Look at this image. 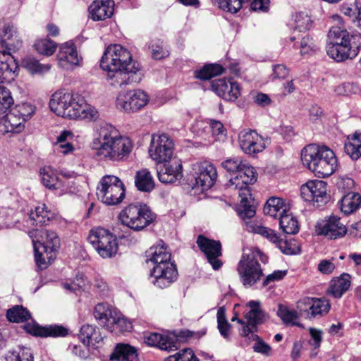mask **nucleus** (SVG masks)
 I'll return each mask as SVG.
<instances>
[{
	"label": "nucleus",
	"instance_id": "f257e3e1",
	"mask_svg": "<svg viewBox=\"0 0 361 361\" xmlns=\"http://www.w3.org/2000/svg\"><path fill=\"white\" fill-rule=\"evenodd\" d=\"M49 106L54 113L63 118L95 121L99 117L94 107L87 104L80 94L71 91H56L51 96Z\"/></svg>",
	"mask_w": 361,
	"mask_h": 361
},
{
	"label": "nucleus",
	"instance_id": "f03ea898",
	"mask_svg": "<svg viewBox=\"0 0 361 361\" xmlns=\"http://www.w3.org/2000/svg\"><path fill=\"white\" fill-rule=\"evenodd\" d=\"M328 56L336 62L355 59L361 49V34H350L340 27H333L328 33Z\"/></svg>",
	"mask_w": 361,
	"mask_h": 361
},
{
	"label": "nucleus",
	"instance_id": "7ed1b4c3",
	"mask_svg": "<svg viewBox=\"0 0 361 361\" xmlns=\"http://www.w3.org/2000/svg\"><path fill=\"white\" fill-rule=\"evenodd\" d=\"M257 177L256 169L248 163L243 162L235 176L231 177L226 183L227 186L239 190L240 203L237 212L240 217H250L256 214L255 199L252 198L249 185L254 184Z\"/></svg>",
	"mask_w": 361,
	"mask_h": 361
},
{
	"label": "nucleus",
	"instance_id": "20e7f679",
	"mask_svg": "<svg viewBox=\"0 0 361 361\" xmlns=\"http://www.w3.org/2000/svg\"><path fill=\"white\" fill-rule=\"evenodd\" d=\"M301 160L319 178L329 177L338 166L337 158L332 149L324 145H308L301 152Z\"/></svg>",
	"mask_w": 361,
	"mask_h": 361
},
{
	"label": "nucleus",
	"instance_id": "39448f33",
	"mask_svg": "<svg viewBox=\"0 0 361 361\" xmlns=\"http://www.w3.org/2000/svg\"><path fill=\"white\" fill-rule=\"evenodd\" d=\"M140 65L133 61L130 52L121 44H114V78L119 86L140 82Z\"/></svg>",
	"mask_w": 361,
	"mask_h": 361
},
{
	"label": "nucleus",
	"instance_id": "423d86ee",
	"mask_svg": "<svg viewBox=\"0 0 361 361\" xmlns=\"http://www.w3.org/2000/svg\"><path fill=\"white\" fill-rule=\"evenodd\" d=\"M268 257L261 250H250L248 254H243L237 264V272L242 284L251 287L256 284L263 276V269L259 262H268Z\"/></svg>",
	"mask_w": 361,
	"mask_h": 361
},
{
	"label": "nucleus",
	"instance_id": "0eeeda50",
	"mask_svg": "<svg viewBox=\"0 0 361 361\" xmlns=\"http://www.w3.org/2000/svg\"><path fill=\"white\" fill-rule=\"evenodd\" d=\"M121 223L135 231H140L154 223L157 214L145 203L129 204L118 216Z\"/></svg>",
	"mask_w": 361,
	"mask_h": 361
},
{
	"label": "nucleus",
	"instance_id": "6e6552de",
	"mask_svg": "<svg viewBox=\"0 0 361 361\" xmlns=\"http://www.w3.org/2000/svg\"><path fill=\"white\" fill-rule=\"evenodd\" d=\"M171 257L166 250H155L147 260L155 264L151 271L152 283L160 288L169 286L176 279L177 271Z\"/></svg>",
	"mask_w": 361,
	"mask_h": 361
},
{
	"label": "nucleus",
	"instance_id": "1a4fd4ad",
	"mask_svg": "<svg viewBox=\"0 0 361 361\" xmlns=\"http://www.w3.org/2000/svg\"><path fill=\"white\" fill-rule=\"evenodd\" d=\"M247 306L250 307V311L245 314L247 325L242 329L240 335L256 342L253 345L255 352L269 356L271 354V348L255 334L257 330V325L262 324L265 317V314L261 309L260 302L251 300L248 302Z\"/></svg>",
	"mask_w": 361,
	"mask_h": 361
},
{
	"label": "nucleus",
	"instance_id": "9d476101",
	"mask_svg": "<svg viewBox=\"0 0 361 361\" xmlns=\"http://www.w3.org/2000/svg\"><path fill=\"white\" fill-rule=\"evenodd\" d=\"M193 174L187 178L188 188L203 192L210 189L217 179V171L215 166L209 162L197 164Z\"/></svg>",
	"mask_w": 361,
	"mask_h": 361
},
{
	"label": "nucleus",
	"instance_id": "9b49d317",
	"mask_svg": "<svg viewBox=\"0 0 361 361\" xmlns=\"http://www.w3.org/2000/svg\"><path fill=\"white\" fill-rule=\"evenodd\" d=\"M302 198L310 202L314 207L322 208L331 200L327 193V184L319 180H309L300 188Z\"/></svg>",
	"mask_w": 361,
	"mask_h": 361
},
{
	"label": "nucleus",
	"instance_id": "f8f14e48",
	"mask_svg": "<svg viewBox=\"0 0 361 361\" xmlns=\"http://www.w3.org/2000/svg\"><path fill=\"white\" fill-rule=\"evenodd\" d=\"M174 143L167 134L152 135L149 154L157 163L169 162L173 154Z\"/></svg>",
	"mask_w": 361,
	"mask_h": 361
},
{
	"label": "nucleus",
	"instance_id": "ddd939ff",
	"mask_svg": "<svg viewBox=\"0 0 361 361\" xmlns=\"http://www.w3.org/2000/svg\"><path fill=\"white\" fill-rule=\"evenodd\" d=\"M98 137L92 142V147L97 149V156L100 159L113 160V126L106 122H101L97 129Z\"/></svg>",
	"mask_w": 361,
	"mask_h": 361
},
{
	"label": "nucleus",
	"instance_id": "4468645a",
	"mask_svg": "<svg viewBox=\"0 0 361 361\" xmlns=\"http://www.w3.org/2000/svg\"><path fill=\"white\" fill-rule=\"evenodd\" d=\"M149 102V96L141 90L122 91L118 93L116 105L126 112H134L143 108Z\"/></svg>",
	"mask_w": 361,
	"mask_h": 361
},
{
	"label": "nucleus",
	"instance_id": "2eb2a0df",
	"mask_svg": "<svg viewBox=\"0 0 361 361\" xmlns=\"http://www.w3.org/2000/svg\"><path fill=\"white\" fill-rule=\"evenodd\" d=\"M317 231L319 235L329 240H336L343 238L348 233L347 227L341 221V218L336 215L326 216L319 222Z\"/></svg>",
	"mask_w": 361,
	"mask_h": 361
},
{
	"label": "nucleus",
	"instance_id": "dca6fc26",
	"mask_svg": "<svg viewBox=\"0 0 361 361\" xmlns=\"http://www.w3.org/2000/svg\"><path fill=\"white\" fill-rule=\"evenodd\" d=\"M239 145L242 151L248 155H255L265 148L264 140L256 130H243L238 135Z\"/></svg>",
	"mask_w": 361,
	"mask_h": 361
},
{
	"label": "nucleus",
	"instance_id": "f3484780",
	"mask_svg": "<svg viewBox=\"0 0 361 361\" xmlns=\"http://www.w3.org/2000/svg\"><path fill=\"white\" fill-rule=\"evenodd\" d=\"M212 90L223 99L235 102L240 95V87L233 78L212 80Z\"/></svg>",
	"mask_w": 361,
	"mask_h": 361
},
{
	"label": "nucleus",
	"instance_id": "a211bd4d",
	"mask_svg": "<svg viewBox=\"0 0 361 361\" xmlns=\"http://www.w3.org/2000/svg\"><path fill=\"white\" fill-rule=\"evenodd\" d=\"M29 236L32 239L33 248H59L61 245L60 238L54 231L32 229L29 231Z\"/></svg>",
	"mask_w": 361,
	"mask_h": 361
},
{
	"label": "nucleus",
	"instance_id": "6ab92c4d",
	"mask_svg": "<svg viewBox=\"0 0 361 361\" xmlns=\"http://www.w3.org/2000/svg\"><path fill=\"white\" fill-rule=\"evenodd\" d=\"M157 176L163 183H173L183 177V166L180 160L165 164L157 169Z\"/></svg>",
	"mask_w": 361,
	"mask_h": 361
},
{
	"label": "nucleus",
	"instance_id": "aec40b11",
	"mask_svg": "<svg viewBox=\"0 0 361 361\" xmlns=\"http://www.w3.org/2000/svg\"><path fill=\"white\" fill-rule=\"evenodd\" d=\"M255 215L250 217H240L244 221L245 226V229L248 232L259 234L262 236L265 237L269 240L279 246V248H282L280 245H278V243H280L282 240L277 236L275 231L269 228L262 226L261 223L256 221L255 220H252V218Z\"/></svg>",
	"mask_w": 361,
	"mask_h": 361
},
{
	"label": "nucleus",
	"instance_id": "412c9836",
	"mask_svg": "<svg viewBox=\"0 0 361 361\" xmlns=\"http://www.w3.org/2000/svg\"><path fill=\"white\" fill-rule=\"evenodd\" d=\"M255 215L250 217H240L244 221L245 226V229L248 232L259 234L262 236L265 237L269 240L279 246V248H282L280 245H278V243H280L282 240L277 236L275 231L269 228L262 226L261 223L256 221L255 220H252V218Z\"/></svg>",
	"mask_w": 361,
	"mask_h": 361
},
{
	"label": "nucleus",
	"instance_id": "4be33fe9",
	"mask_svg": "<svg viewBox=\"0 0 361 361\" xmlns=\"http://www.w3.org/2000/svg\"><path fill=\"white\" fill-rule=\"evenodd\" d=\"M255 215L250 217H240L244 221L245 226V229L248 232L259 234L262 236L265 237L269 240L279 246V248H282L280 245H278V243H280L282 240L277 236L275 231L269 228L262 226L261 223L256 221L255 220H252V218Z\"/></svg>",
	"mask_w": 361,
	"mask_h": 361
},
{
	"label": "nucleus",
	"instance_id": "5701e85b",
	"mask_svg": "<svg viewBox=\"0 0 361 361\" xmlns=\"http://www.w3.org/2000/svg\"><path fill=\"white\" fill-rule=\"evenodd\" d=\"M59 65L65 69L73 66L79 65V58L75 46L73 43L66 42L61 47L57 54Z\"/></svg>",
	"mask_w": 361,
	"mask_h": 361
},
{
	"label": "nucleus",
	"instance_id": "b1692460",
	"mask_svg": "<svg viewBox=\"0 0 361 361\" xmlns=\"http://www.w3.org/2000/svg\"><path fill=\"white\" fill-rule=\"evenodd\" d=\"M145 342L148 345L156 346L168 352L174 351L178 348V343L176 338L158 333H150L145 336Z\"/></svg>",
	"mask_w": 361,
	"mask_h": 361
},
{
	"label": "nucleus",
	"instance_id": "393cba45",
	"mask_svg": "<svg viewBox=\"0 0 361 361\" xmlns=\"http://www.w3.org/2000/svg\"><path fill=\"white\" fill-rule=\"evenodd\" d=\"M0 37V48L1 49L16 51L22 44L17 29L12 24H6L4 26Z\"/></svg>",
	"mask_w": 361,
	"mask_h": 361
},
{
	"label": "nucleus",
	"instance_id": "a878e982",
	"mask_svg": "<svg viewBox=\"0 0 361 361\" xmlns=\"http://www.w3.org/2000/svg\"><path fill=\"white\" fill-rule=\"evenodd\" d=\"M113 239L109 230L103 227H94L90 231L87 241L94 248H108Z\"/></svg>",
	"mask_w": 361,
	"mask_h": 361
},
{
	"label": "nucleus",
	"instance_id": "bb28decb",
	"mask_svg": "<svg viewBox=\"0 0 361 361\" xmlns=\"http://www.w3.org/2000/svg\"><path fill=\"white\" fill-rule=\"evenodd\" d=\"M78 336L83 344L93 348L100 347L104 340L99 329L95 326L90 324L81 326Z\"/></svg>",
	"mask_w": 361,
	"mask_h": 361
},
{
	"label": "nucleus",
	"instance_id": "cd10ccee",
	"mask_svg": "<svg viewBox=\"0 0 361 361\" xmlns=\"http://www.w3.org/2000/svg\"><path fill=\"white\" fill-rule=\"evenodd\" d=\"M133 142L126 136H114V161H126L128 159L132 149Z\"/></svg>",
	"mask_w": 361,
	"mask_h": 361
},
{
	"label": "nucleus",
	"instance_id": "c85d7f7f",
	"mask_svg": "<svg viewBox=\"0 0 361 361\" xmlns=\"http://www.w3.org/2000/svg\"><path fill=\"white\" fill-rule=\"evenodd\" d=\"M113 312L111 306L106 302H101L94 307V317L99 324L106 327L109 331L112 332L113 324L111 319L113 318Z\"/></svg>",
	"mask_w": 361,
	"mask_h": 361
},
{
	"label": "nucleus",
	"instance_id": "c756f323",
	"mask_svg": "<svg viewBox=\"0 0 361 361\" xmlns=\"http://www.w3.org/2000/svg\"><path fill=\"white\" fill-rule=\"evenodd\" d=\"M110 0L94 1L89 7V12L94 20H102L113 16V7L109 6Z\"/></svg>",
	"mask_w": 361,
	"mask_h": 361
},
{
	"label": "nucleus",
	"instance_id": "7c9ffc66",
	"mask_svg": "<svg viewBox=\"0 0 361 361\" xmlns=\"http://www.w3.org/2000/svg\"><path fill=\"white\" fill-rule=\"evenodd\" d=\"M114 361H139L137 348L128 343H117L114 347Z\"/></svg>",
	"mask_w": 361,
	"mask_h": 361
},
{
	"label": "nucleus",
	"instance_id": "2f4dec72",
	"mask_svg": "<svg viewBox=\"0 0 361 361\" xmlns=\"http://www.w3.org/2000/svg\"><path fill=\"white\" fill-rule=\"evenodd\" d=\"M263 212L266 215L279 219L281 216L288 212V209L283 199L271 197L267 201Z\"/></svg>",
	"mask_w": 361,
	"mask_h": 361
},
{
	"label": "nucleus",
	"instance_id": "473e14b6",
	"mask_svg": "<svg viewBox=\"0 0 361 361\" xmlns=\"http://www.w3.org/2000/svg\"><path fill=\"white\" fill-rule=\"evenodd\" d=\"M341 211L345 215L355 212L361 205V195L359 193L348 192L340 200Z\"/></svg>",
	"mask_w": 361,
	"mask_h": 361
},
{
	"label": "nucleus",
	"instance_id": "72a5a7b5",
	"mask_svg": "<svg viewBox=\"0 0 361 361\" xmlns=\"http://www.w3.org/2000/svg\"><path fill=\"white\" fill-rule=\"evenodd\" d=\"M350 276L343 273L340 277L331 281L328 293L336 298H340L350 286Z\"/></svg>",
	"mask_w": 361,
	"mask_h": 361
},
{
	"label": "nucleus",
	"instance_id": "f704fd0d",
	"mask_svg": "<svg viewBox=\"0 0 361 361\" xmlns=\"http://www.w3.org/2000/svg\"><path fill=\"white\" fill-rule=\"evenodd\" d=\"M135 184L138 190L145 192L152 191L155 186L153 177L147 169L137 171Z\"/></svg>",
	"mask_w": 361,
	"mask_h": 361
},
{
	"label": "nucleus",
	"instance_id": "c9c22d12",
	"mask_svg": "<svg viewBox=\"0 0 361 361\" xmlns=\"http://www.w3.org/2000/svg\"><path fill=\"white\" fill-rule=\"evenodd\" d=\"M53 218V214L45 209V204L35 207V211H31L29 216L30 224L42 227L47 226Z\"/></svg>",
	"mask_w": 361,
	"mask_h": 361
},
{
	"label": "nucleus",
	"instance_id": "e433bc0d",
	"mask_svg": "<svg viewBox=\"0 0 361 361\" xmlns=\"http://www.w3.org/2000/svg\"><path fill=\"white\" fill-rule=\"evenodd\" d=\"M348 142L345 144V152L353 160L361 157V133L356 131L351 137H348Z\"/></svg>",
	"mask_w": 361,
	"mask_h": 361
},
{
	"label": "nucleus",
	"instance_id": "4c0bfd02",
	"mask_svg": "<svg viewBox=\"0 0 361 361\" xmlns=\"http://www.w3.org/2000/svg\"><path fill=\"white\" fill-rule=\"evenodd\" d=\"M224 70V68L218 63L206 64L202 68L195 71V77L201 80H208L222 74Z\"/></svg>",
	"mask_w": 361,
	"mask_h": 361
},
{
	"label": "nucleus",
	"instance_id": "58836bf2",
	"mask_svg": "<svg viewBox=\"0 0 361 361\" xmlns=\"http://www.w3.org/2000/svg\"><path fill=\"white\" fill-rule=\"evenodd\" d=\"M277 315L286 324H291L293 326L302 327V325L300 323L296 322L299 318L298 311L288 307L287 305L279 304L278 305Z\"/></svg>",
	"mask_w": 361,
	"mask_h": 361
},
{
	"label": "nucleus",
	"instance_id": "ea45409f",
	"mask_svg": "<svg viewBox=\"0 0 361 361\" xmlns=\"http://www.w3.org/2000/svg\"><path fill=\"white\" fill-rule=\"evenodd\" d=\"M34 250L35 263L37 268L40 270L47 269L56 257V250Z\"/></svg>",
	"mask_w": 361,
	"mask_h": 361
},
{
	"label": "nucleus",
	"instance_id": "a19ab883",
	"mask_svg": "<svg viewBox=\"0 0 361 361\" xmlns=\"http://www.w3.org/2000/svg\"><path fill=\"white\" fill-rule=\"evenodd\" d=\"M331 305L328 300L324 298H313L307 318L311 319L317 317H321L327 314Z\"/></svg>",
	"mask_w": 361,
	"mask_h": 361
},
{
	"label": "nucleus",
	"instance_id": "79ce46f5",
	"mask_svg": "<svg viewBox=\"0 0 361 361\" xmlns=\"http://www.w3.org/2000/svg\"><path fill=\"white\" fill-rule=\"evenodd\" d=\"M39 175L42 184L49 189L59 188V181L56 171L51 166H44L40 169Z\"/></svg>",
	"mask_w": 361,
	"mask_h": 361
},
{
	"label": "nucleus",
	"instance_id": "37998d69",
	"mask_svg": "<svg viewBox=\"0 0 361 361\" xmlns=\"http://www.w3.org/2000/svg\"><path fill=\"white\" fill-rule=\"evenodd\" d=\"M113 44H109L99 61L100 69L106 74L108 79L113 78V70L111 66H113Z\"/></svg>",
	"mask_w": 361,
	"mask_h": 361
},
{
	"label": "nucleus",
	"instance_id": "c03bdc74",
	"mask_svg": "<svg viewBox=\"0 0 361 361\" xmlns=\"http://www.w3.org/2000/svg\"><path fill=\"white\" fill-rule=\"evenodd\" d=\"M2 56H7V61L0 63V83L8 80L18 69V63L14 57L4 54Z\"/></svg>",
	"mask_w": 361,
	"mask_h": 361
},
{
	"label": "nucleus",
	"instance_id": "a18cd8bd",
	"mask_svg": "<svg viewBox=\"0 0 361 361\" xmlns=\"http://www.w3.org/2000/svg\"><path fill=\"white\" fill-rule=\"evenodd\" d=\"M212 4L224 11L231 13H237L243 5L247 4L250 0H211Z\"/></svg>",
	"mask_w": 361,
	"mask_h": 361
},
{
	"label": "nucleus",
	"instance_id": "49530a36",
	"mask_svg": "<svg viewBox=\"0 0 361 361\" xmlns=\"http://www.w3.org/2000/svg\"><path fill=\"white\" fill-rule=\"evenodd\" d=\"M6 317L11 322L20 323L27 321L31 315L22 305H16L7 310Z\"/></svg>",
	"mask_w": 361,
	"mask_h": 361
},
{
	"label": "nucleus",
	"instance_id": "de8ad7c7",
	"mask_svg": "<svg viewBox=\"0 0 361 361\" xmlns=\"http://www.w3.org/2000/svg\"><path fill=\"white\" fill-rule=\"evenodd\" d=\"M279 225L282 231L287 234H295L299 231V224L295 217L288 212L281 216Z\"/></svg>",
	"mask_w": 361,
	"mask_h": 361
},
{
	"label": "nucleus",
	"instance_id": "09e8293b",
	"mask_svg": "<svg viewBox=\"0 0 361 361\" xmlns=\"http://www.w3.org/2000/svg\"><path fill=\"white\" fill-rule=\"evenodd\" d=\"M23 67L31 74H42L48 72L51 66L49 64H42L37 59L31 57L25 58L23 60Z\"/></svg>",
	"mask_w": 361,
	"mask_h": 361
},
{
	"label": "nucleus",
	"instance_id": "8fccbe9b",
	"mask_svg": "<svg viewBox=\"0 0 361 361\" xmlns=\"http://www.w3.org/2000/svg\"><path fill=\"white\" fill-rule=\"evenodd\" d=\"M5 361H33V355L27 348H21L18 350L8 352Z\"/></svg>",
	"mask_w": 361,
	"mask_h": 361
},
{
	"label": "nucleus",
	"instance_id": "3c124183",
	"mask_svg": "<svg viewBox=\"0 0 361 361\" xmlns=\"http://www.w3.org/2000/svg\"><path fill=\"white\" fill-rule=\"evenodd\" d=\"M133 329L132 323L125 317L121 312L114 308V331L118 330L119 333L130 331Z\"/></svg>",
	"mask_w": 361,
	"mask_h": 361
},
{
	"label": "nucleus",
	"instance_id": "603ef678",
	"mask_svg": "<svg viewBox=\"0 0 361 361\" xmlns=\"http://www.w3.org/2000/svg\"><path fill=\"white\" fill-rule=\"evenodd\" d=\"M35 47L38 53L51 56L56 49V44L49 39H41L35 42Z\"/></svg>",
	"mask_w": 361,
	"mask_h": 361
},
{
	"label": "nucleus",
	"instance_id": "864d4df0",
	"mask_svg": "<svg viewBox=\"0 0 361 361\" xmlns=\"http://www.w3.org/2000/svg\"><path fill=\"white\" fill-rule=\"evenodd\" d=\"M12 110H13V112L21 118V120H23L25 123L34 114L35 106L30 103L23 102L16 105Z\"/></svg>",
	"mask_w": 361,
	"mask_h": 361
},
{
	"label": "nucleus",
	"instance_id": "5fc2aeb1",
	"mask_svg": "<svg viewBox=\"0 0 361 361\" xmlns=\"http://www.w3.org/2000/svg\"><path fill=\"white\" fill-rule=\"evenodd\" d=\"M112 176L106 175L102 178L97 186V196L99 200H107L106 195L113 193L109 188L112 185Z\"/></svg>",
	"mask_w": 361,
	"mask_h": 361
},
{
	"label": "nucleus",
	"instance_id": "6e6d98bb",
	"mask_svg": "<svg viewBox=\"0 0 361 361\" xmlns=\"http://www.w3.org/2000/svg\"><path fill=\"white\" fill-rule=\"evenodd\" d=\"M12 104H13V99L10 90L4 86H0V114L6 113Z\"/></svg>",
	"mask_w": 361,
	"mask_h": 361
},
{
	"label": "nucleus",
	"instance_id": "4d7b16f0",
	"mask_svg": "<svg viewBox=\"0 0 361 361\" xmlns=\"http://www.w3.org/2000/svg\"><path fill=\"white\" fill-rule=\"evenodd\" d=\"M164 361H199V359L192 349L185 348L169 356Z\"/></svg>",
	"mask_w": 361,
	"mask_h": 361
},
{
	"label": "nucleus",
	"instance_id": "13d9d810",
	"mask_svg": "<svg viewBox=\"0 0 361 361\" xmlns=\"http://www.w3.org/2000/svg\"><path fill=\"white\" fill-rule=\"evenodd\" d=\"M208 262L214 270H219L222 267V262L219 259L222 255L221 250H201Z\"/></svg>",
	"mask_w": 361,
	"mask_h": 361
},
{
	"label": "nucleus",
	"instance_id": "bf43d9fd",
	"mask_svg": "<svg viewBox=\"0 0 361 361\" xmlns=\"http://www.w3.org/2000/svg\"><path fill=\"white\" fill-rule=\"evenodd\" d=\"M244 161L238 157L228 158L221 163V166L232 176H235Z\"/></svg>",
	"mask_w": 361,
	"mask_h": 361
},
{
	"label": "nucleus",
	"instance_id": "052dcab7",
	"mask_svg": "<svg viewBox=\"0 0 361 361\" xmlns=\"http://www.w3.org/2000/svg\"><path fill=\"white\" fill-rule=\"evenodd\" d=\"M149 47L154 59H162L169 55V50L164 47L163 42L160 39L152 42Z\"/></svg>",
	"mask_w": 361,
	"mask_h": 361
},
{
	"label": "nucleus",
	"instance_id": "680f3d73",
	"mask_svg": "<svg viewBox=\"0 0 361 361\" xmlns=\"http://www.w3.org/2000/svg\"><path fill=\"white\" fill-rule=\"evenodd\" d=\"M295 28L300 32L307 30L312 26L310 17L305 12L298 13L295 16Z\"/></svg>",
	"mask_w": 361,
	"mask_h": 361
},
{
	"label": "nucleus",
	"instance_id": "e2e57ef3",
	"mask_svg": "<svg viewBox=\"0 0 361 361\" xmlns=\"http://www.w3.org/2000/svg\"><path fill=\"white\" fill-rule=\"evenodd\" d=\"M6 120L11 125V127L14 128V133H18L21 132L24 128V122L22 118H20L16 113L13 112V110L10 109L8 113H6L4 115Z\"/></svg>",
	"mask_w": 361,
	"mask_h": 361
},
{
	"label": "nucleus",
	"instance_id": "0e129e2a",
	"mask_svg": "<svg viewBox=\"0 0 361 361\" xmlns=\"http://www.w3.org/2000/svg\"><path fill=\"white\" fill-rule=\"evenodd\" d=\"M68 331L66 328L59 325L44 326V329H42L43 337L66 336L68 334Z\"/></svg>",
	"mask_w": 361,
	"mask_h": 361
},
{
	"label": "nucleus",
	"instance_id": "69168bd1",
	"mask_svg": "<svg viewBox=\"0 0 361 361\" xmlns=\"http://www.w3.org/2000/svg\"><path fill=\"white\" fill-rule=\"evenodd\" d=\"M116 195L118 196L115 198L114 205L121 203L126 197V188L123 183L118 177L114 176V197Z\"/></svg>",
	"mask_w": 361,
	"mask_h": 361
},
{
	"label": "nucleus",
	"instance_id": "338daca9",
	"mask_svg": "<svg viewBox=\"0 0 361 361\" xmlns=\"http://www.w3.org/2000/svg\"><path fill=\"white\" fill-rule=\"evenodd\" d=\"M196 243L198 248H221L219 240L209 239L202 234L197 236Z\"/></svg>",
	"mask_w": 361,
	"mask_h": 361
},
{
	"label": "nucleus",
	"instance_id": "774afa93",
	"mask_svg": "<svg viewBox=\"0 0 361 361\" xmlns=\"http://www.w3.org/2000/svg\"><path fill=\"white\" fill-rule=\"evenodd\" d=\"M355 182L351 178L345 176L341 177L336 182L338 188L345 193L354 187Z\"/></svg>",
	"mask_w": 361,
	"mask_h": 361
}]
</instances>
